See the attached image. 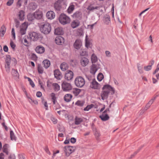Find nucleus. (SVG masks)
Returning a JSON list of instances; mask_svg holds the SVG:
<instances>
[{
  "label": "nucleus",
  "mask_w": 159,
  "mask_h": 159,
  "mask_svg": "<svg viewBox=\"0 0 159 159\" xmlns=\"http://www.w3.org/2000/svg\"><path fill=\"white\" fill-rule=\"evenodd\" d=\"M42 11L39 9L36 10L34 13H30L27 16V18L29 20L32 21L34 19L40 20L43 17Z\"/></svg>",
  "instance_id": "f257e3e1"
},
{
  "label": "nucleus",
  "mask_w": 159,
  "mask_h": 159,
  "mask_svg": "<svg viewBox=\"0 0 159 159\" xmlns=\"http://www.w3.org/2000/svg\"><path fill=\"white\" fill-rule=\"evenodd\" d=\"M40 31L44 34H48L51 30V27L49 23H45L42 24L39 26Z\"/></svg>",
  "instance_id": "f03ea898"
},
{
  "label": "nucleus",
  "mask_w": 159,
  "mask_h": 159,
  "mask_svg": "<svg viewBox=\"0 0 159 159\" xmlns=\"http://www.w3.org/2000/svg\"><path fill=\"white\" fill-rule=\"evenodd\" d=\"M11 61H13L14 64H16V61L15 59L13 58L11 59L9 55H7L5 61V68L6 71L7 73L9 72L10 71V64Z\"/></svg>",
  "instance_id": "7ed1b4c3"
},
{
  "label": "nucleus",
  "mask_w": 159,
  "mask_h": 159,
  "mask_svg": "<svg viewBox=\"0 0 159 159\" xmlns=\"http://www.w3.org/2000/svg\"><path fill=\"white\" fill-rule=\"evenodd\" d=\"M60 22L62 24L65 25L69 23L70 21V19L65 14H61L59 19Z\"/></svg>",
  "instance_id": "20e7f679"
},
{
  "label": "nucleus",
  "mask_w": 159,
  "mask_h": 159,
  "mask_svg": "<svg viewBox=\"0 0 159 159\" xmlns=\"http://www.w3.org/2000/svg\"><path fill=\"white\" fill-rule=\"evenodd\" d=\"M63 149L65 154V155L68 157L75 152V148L72 146H66L63 148Z\"/></svg>",
  "instance_id": "39448f33"
},
{
  "label": "nucleus",
  "mask_w": 159,
  "mask_h": 159,
  "mask_svg": "<svg viewBox=\"0 0 159 159\" xmlns=\"http://www.w3.org/2000/svg\"><path fill=\"white\" fill-rule=\"evenodd\" d=\"M104 88L105 89H108V90H104L102 91L101 93V96L102 99L103 100H104L107 98L108 94L109 93V90H113L112 88L108 85L105 86Z\"/></svg>",
  "instance_id": "423d86ee"
},
{
  "label": "nucleus",
  "mask_w": 159,
  "mask_h": 159,
  "mask_svg": "<svg viewBox=\"0 0 159 159\" xmlns=\"http://www.w3.org/2000/svg\"><path fill=\"white\" fill-rule=\"evenodd\" d=\"M75 82L76 85L79 87H82L85 83L84 79L81 76L77 77L75 80Z\"/></svg>",
  "instance_id": "0eeeda50"
},
{
  "label": "nucleus",
  "mask_w": 159,
  "mask_h": 159,
  "mask_svg": "<svg viewBox=\"0 0 159 159\" xmlns=\"http://www.w3.org/2000/svg\"><path fill=\"white\" fill-rule=\"evenodd\" d=\"M28 26V23L26 22H24L20 26L19 33L21 35L25 34Z\"/></svg>",
  "instance_id": "6e6552de"
},
{
  "label": "nucleus",
  "mask_w": 159,
  "mask_h": 159,
  "mask_svg": "<svg viewBox=\"0 0 159 159\" xmlns=\"http://www.w3.org/2000/svg\"><path fill=\"white\" fill-rule=\"evenodd\" d=\"M62 89L65 91H68L72 89V87L70 84L64 81L61 84Z\"/></svg>",
  "instance_id": "1a4fd4ad"
},
{
  "label": "nucleus",
  "mask_w": 159,
  "mask_h": 159,
  "mask_svg": "<svg viewBox=\"0 0 159 159\" xmlns=\"http://www.w3.org/2000/svg\"><path fill=\"white\" fill-rule=\"evenodd\" d=\"M40 34L35 32H32L30 33L29 36L30 39L33 41H36L40 37Z\"/></svg>",
  "instance_id": "9d476101"
},
{
  "label": "nucleus",
  "mask_w": 159,
  "mask_h": 159,
  "mask_svg": "<svg viewBox=\"0 0 159 159\" xmlns=\"http://www.w3.org/2000/svg\"><path fill=\"white\" fill-rule=\"evenodd\" d=\"M73 73L71 71H67L65 75V78L66 80H70L72 79L73 77Z\"/></svg>",
  "instance_id": "9b49d317"
},
{
  "label": "nucleus",
  "mask_w": 159,
  "mask_h": 159,
  "mask_svg": "<svg viewBox=\"0 0 159 159\" xmlns=\"http://www.w3.org/2000/svg\"><path fill=\"white\" fill-rule=\"evenodd\" d=\"M100 68V66L98 64H93L90 68V73L94 75L97 71V70Z\"/></svg>",
  "instance_id": "f8f14e48"
},
{
  "label": "nucleus",
  "mask_w": 159,
  "mask_h": 159,
  "mask_svg": "<svg viewBox=\"0 0 159 159\" xmlns=\"http://www.w3.org/2000/svg\"><path fill=\"white\" fill-rule=\"evenodd\" d=\"M17 17L20 21H23L25 18V12L23 10H20L16 15Z\"/></svg>",
  "instance_id": "ddd939ff"
},
{
  "label": "nucleus",
  "mask_w": 159,
  "mask_h": 159,
  "mask_svg": "<svg viewBox=\"0 0 159 159\" xmlns=\"http://www.w3.org/2000/svg\"><path fill=\"white\" fill-rule=\"evenodd\" d=\"M82 46V42L80 39H77L75 40L73 44L75 48L76 49H79Z\"/></svg>",
  "instance_id": "4468645a"
},
{
  "label": "nucleus",
  "mask_w": 159,
  "mask_h": 159,
  "mask_svg": "<svg viewBox=\"0 0 159 159\" xmlns=\"http://www.w3.org/2000/svg\"><path fill=\"white\" fill-rule=\"evenodd\" d=\"M90 87L92 89H98L100 88V85L95 80H93L91 83Z\"/></svg>",
  "instance_id": "2eb2a0df"
},
{
  "label": "nucleus",
  "mask_w": 159,
  "mask_h": 159,
  "mask_svg": "<svg viewBox=\"0 0 159 159\" xmlns=\"http://www.w3.org/2000/svg\"><path fill=\"white\" fill-rule=\"evenodd\" d=\"M89 60L86 57H82L81 58L80 63L82 67L86 66L89 64Z\"/></svg>",
  "instance_id": "dca6fc26"
},
{
  "label": "nucleus",
  "mask_w": 159,
  "mask_h": 159,
  "mask_svg": "<svg viewBox=\"0 0 159 159\" xmlns=\"http://www.w3.org/2000/svg\"><path fill=\"white\" fill-rule=\"evenodd\" d=\"M55 43L58 45H61L64 43V39L61 36L57 37L55 40Z\"/></svg>",
  "instance_id": "f3484780"
},
{
  "label": "nucleus",
  "mask_w": 159,
  "mask_h": 159,
  "mask_svg": "<svg viewBox=\"0 0 159 159\" xmlns=\"http://www.w3.org/2000/svg\"><path fill=\"white\" fill-rule=\"evenodd\" d=\"M55 77L57 80H60L62 78V75L59 70H55L54 71Z\"/></svg>",
  "instance_id": "a211bd4d"
},
{
  "label": "nucleus",
  "mask_w": 159,
  "mask_h": 159,
  "mask_svg": "<svg viewBox=\"0 0 159 159\" xmlns=\"http://www.w3.org/2000/svg\"><path fill=\"white\" fill-rule=\"evenodd\" d=\"M55 16V13L52 11H48L46 14V17L48 19L52 20L53 19Z\"/></svg>",
  "instance_id": "6ab92c4d"
},
{
  "label": "nucleus",
  "mask_w": 159,
  "mask_h": 159,
  "mask_svg": "<svg viewBox=\"0 0 159 159\" xmlns=\"http://www.w3.org/2000/svg\"><path fill=\"white\" fill-rule=\"evenodd\" d=\"M35 50L37 53L40 54L43 53L45 51L44 47L40 45L37 46Z\"/></svg>",
  "instance_id": "aec40b11"
},
{
  "label": "nucleus",
  "mask_w": 159,
  "mask_h": 159,
  "mask_svg": "<svg viewBox=\"0 0 159 159\" xmlns=\"http://www.w3.org/2000/svg\"><path fill=\"white\" fill-rule=\"evenodd\" d=\"M63 2L61 1L60 0H58L54 4V7L56 10L60 11L61 7V3Z\"/></svg>",
  "instance_id": "412c9836"
},
{
  "label": "nucleus",
  "mask_w": 159,
  "mask_h": 159,
  "mask_svg": "<svg viewBox=\"0 0 159 159\" xmlns=\"http://www.w3.org/2000/svg\"><path fill=\"white\" fill-rule=\"evenodd\" d=\"M99 117L103 121H106L109 119V117L108 114L103 112L102 114Z\"/></svg>",
  "instance_id": "4be33fe9"
},
{
  "label": "nucleus",
  "mask_w": 159,
  "mask_h": 159,
  "mask_svg": "<svg viewBox=\"0 0 159 159\" xmlns=\"http://www.w3.org/2000/svg\"><path fill=\"white\" fill-rule=\"evenodd\" d=\"M80 24V22L78 20H74L71 23V26L73 28H75L78 27Z\"/></svg>",
  "instance_id": "5701e85b"
},
{
  "label": "nucleus",
  "mask_w": 159,
  "mask_h": 159,
  "mask_svg": "<svg viewBox=\"0 0 159 159\" xmlns=\"http://www.w3.org/2000/svg\"><path fill=\"white\" fill-rule=\"evenodd\" d=\"M83 120L82 118L76 116L75 120V123L76 125H80L83 121Z\"/></svg>",
  "instance_id": "b1692460"
},
{
  "label": "nucleus",
  "mask_w": 159,
  "mask_h": 159,
  "mask_svg": "<svg viewBox=\"0 0 159 159\" xmlns=\"http://www.w3.org/2000/svg\"><path fill=\"white\" fill-rule=\"evenodd\" d=\"M63 33L62 29L61 28L58 27L55 29L54 34L57 35H61Z\"/></svg>",
  "instance_id": "393cba45"
},
{
  "label": "nucleus",
  "mask_w": 159,
  "mask_h": 159,
  "mask_svg": "<svg viewBox=\"0 0 159 159\" xmlns=\"http://www.w3.org/2000/svg\"><path fill=\"white\" fill-rule=\"evenodd\" d=\"M60 68L62 70L65 71L68 69V66L66 63L63 62L61 64L60 66Z\"/></svg>",
  "instance_id": "a878e982"
},
{
  "label": "nucleus",
  "mask_w": 159,
  "mask_h": 159,
  "mask_svg": "<svg viewBox=\"0 0 159 159\" xmlns=\"http://www.w3.org/2000/svg\"><path fill=\"white\" fill-rule=\"evenodd\" d=\"M72 96L70 94H67L65 95L64 97V100L67 102H69L71 100Z\"/></svg>",
  "instance_id": "bb28decb"
},
{
  "label": "nucleus",
  "mask_w": 159,
  "mask_h": 159,
  "mask_svg": "<svg viewBox=\"0 0 159 159\" xmlns=\"http://www.w3.org/2000/svg\"><path fill=\"white\" fill-rule=\"evenodd\" d=\"M43 63L44 65V67L46 69L48 68L50 65V61L48 60H44L43 61Z\"/></svg>",
  "instance_id": "cd10ccee"
},
{
  "label": "nucleus",
  "mask_w": 159,
  "mask_h": 159,
  "mask_svg": "<svg viewBox=\"0 0 159 159\" xmlns=\"http://www.w3.org/2000/svg\"><path fill=\"white\" fill-rule=\"evenodd\" d=\"M53 88L55 91H58L60 89V86L56 83H53L52 84Z\"/></svg>",
  "instance_id": "c85d7f7f"
},
{
  "label": "nucleus",
  "mask_w": 159,
  "mask_h": 159,
  "mask_svg": "<svg viewBox=\"0 0 159 159\" xmlns=\"http://www.w3.org/2000/svg\"><path fill=\"white\" fill-rule=\"evenodd\" d=\"M104 22L106 24H108L110 22V18L109 16L106 15L104 17Z\"/></svg>",
  "instance_id": "c756f323"
},
{
  "label": "nucleus",
  "mask_w": 159,
  "mask_h": 159,
  "mask_svg": "<svg viewBox=\"0 0 159 159\" xmlns=\"http://www.w3.org/2000/svg\"><path fill=\"white\" fill-rule=\"evenodd\" d=\"M92 63H95L98 61V58L95 54H93L91 57Z\"/></svg>",
  "instance_id": "7c9ffc66"
},
{
  "label": "nucleus",
  "mask_w": 159,
  "mask_h": 159,
  "mask_svg": "<svg viewBox=\"0 0 159 159\" xmlns=\"http://www.w3.org/2000/svg\"><path fill=\"white\" fill-rule=\"evenodd\" d=\"M6 31V29L4 26H2L0 30V35L1 37H3Z\"/></svg>",
  "instance_id": "2f4dec72"
},
{
  "label": "nucleus",
  "mask_w": 159,
  "mask_h": 159,
  "mask_svg": "<svg viewBox=\"0 0 159 159\" xmlns=\"http://www.w3.org/2000/svg\"><path fill=\"white\" fill-rule=\"evenodd\" d=\"M9 147V145L7 144H5L3 147V151L7 154H8V149Z\"/></svg>",
  "instance_id": "473e14b6"
},
{
  "label": "nucleus",
  "mask_w": 159,
  "mask_h": 159,
  "mask_svg": "<svg viewBox=\"0 0 159 159\" xmlns=\"http://www.w3.org/2000/svg\"><path fill=\"white\" fill-rule=\"evenodd\" d=\"M50 96L51 97L52 101L53 102V104H55L56 102L57 101L56 98L55 96V94L54 93H52L50 95Z\"/></svg>",
  "instance_id": "72a5a7b5"
},
{
  "label": "nucleus",
  "mask_w": 159,
  "mask_h": 159,
  "mask_svg": "<svg viewBox=\"0 0 159 159\" xmlns=\"http://www.w3.org/2000/svg\"><path fill=\"white\" fill-rule=\"evenodd\" d=\"M81 14L79 11H76L73 15L72 17L74 18H79Z\"/></svg>",
  "instance_id": "f704fd0d"
},
{
  "label": "nucleus",
  "mask_w": 159,
  "mask_h": 159,
  "mask_svg": "<svg viewBox=\"0 0 159 159\" xmlns=\"http://www.w3.org/2000/svg\"><path fill=\"white\" fill-rule=\"evenodd\" d=\"M81 90L79 89H74L73 90V93L76 96H77L80 93Z\"/></svg>",
  "instance_id": "c9c22d12"
},
{
  "label": "nucleus",
  "mask_w": 159,
  "mask_h": 159,
  "mask_svg": "<svg viewBox=\"0 0 159 159\" xmlns=\"http://www.w3.org/2000/svg\"><path fill=\"white\" fill-rule=\"evenodd\" d=\"M75 9V6L73 5L70 6L67 9V11L69 13H71Z\"/></svg>",
  "instance_id": "e433bc0d"
},
{
  "label": "nucleus",
  "mask_w": 159,
  "mask_h": 159,
  "mask_svg": "<svg viewBox=\"0 0 159 159\" xmlns=\"http://www.w3.org/2000/svg\"><path fill=\"white\" fill-rule=\"evenodd\" d=\"M98 8H99V7H94L91 5L87 7V9L90 11H93L95 9H98Z\"/></svg>",
  "instance_id": "4c0bfd02"
},
{
  "label": "nucleus",
  "mask_w": 159,
  "mask_h": 159,
  "mask_svg": "<svg viewBox=\"0 0 159 159\" xmlns=\"http://www.w3.org/2000/svg\"><path fill=\"white\" fill-rule=\"evenodd\" d=\"M11 74L13 76L15 77H17L19 75V74L17 70L14 69H12L11 71Z\"/></svg>",
  "instance_id": "58836bf2"
},
{
  "label": "nucleus",
  "mask_w": 159,
  "mask_h": 159,
  "mask_svg": "<svg viewBox=\"0 0 159 159\" xmlns=\"http://www.w3.org/2000/svg\"><path fill=\"white\" fill-rule=\"evenodd\" d=\"M38 70L39 73L42 74L43 72V68L40 65H38Z\"/></svg>",
  "instance_id": "ea45409f"
},
{
  "label": "nucleus",
  "mask_w": 159,
  "mask_h": 159,
  "mask_svg": "<svg viewBox=\"0 0 159 159\" xmlns=\"http://www.w3.org/2000/svg\"><path fill=\"white\" fill-rule=\"evenodd\" d=\"M103 74L101 73H99L97 76V79L99 81H101L103 79Z\"/></svg>",
  "instance_id": "a19ab883"
},
{
  "label": "nucleus",
  "mask_w": 159,
  "mask_h": 159,
  "mask_svg": "<svg viewBox=\"0 0 159 159\" xmlns=\"http://www.w3.org/2000/svg\"><path fill=\"white\" fill-rule=\"evenodd\" d=\"M10 137L11 140H15L16 137L14 134V133L11 130L10 132Z\"/></svg>",
  "instance_id": "79ce46f5"
},
{
  "label": "nucleus",
  "mask_w": 159,
  "mask_h": 159,
  "mask_svg": "<svg viewBox=\"0 0 159 159\" xmlns=\"http://www.w3.org/2000/svg\"><path fill=\"white\" fill-rule=\"evenodd\" d=\"M25 78L27 79L28 80V81L30 82V84L31 85L32 87H34V84L33 81L31 80V79L28 77H25Z\"/></svg>",
  "instance_id": "37998d69"
},
{
  "label": "nucleus",
  "mask_w": 159,
  "mask_h": 159,
  "mask_svg": "<svg viewBox=\"0 0 159 159\" xmlns=\"http://www.w3.org/2000/svg\"><path fill=\"white\" fill-rule=\"evenodd\" d=\"M93 106L94 105L92 104L90 105H89L84 108V110L85 111H88L91 108L93 107Z\"/></svg>",
  "instance_id": "c03bdc74"
},
{
  "label": "nucleus",
  "mask_w": 159,
  "mask_h": 159,
  "mask_svg": "<svg viewBox=\"0 0 159 159\" xmlns=\"http://www.w3.org/2000/svg\"><path fill=\"white\" fill-rule=\"evenodd\" d=\"M84 103L83 102V101H78L75 103V104L80 106L81 107L82 106L84 105Z\"/></svg>",
  "instance_id": "a18cd8bd"
},
{
  "label": "nucleus",
  "mask_w": 159,
  "mask_h": 159,
  "mask_svg": "<svg viewBox=\"0 0 159 159\" xmlns=\"http://www.w3.org/2000/svg\"><path fill=\"white\" fill-rule=\"evenodd\" d=\"M22 0H18L16 3V7L18 8H20L21 6Z\"/></svg>",
  "instance_id": "49530a36"
},
{
  "label": "nucleus",
  "mask_w": 159,
  "mask_h": 159,
  "mask_svg": "<svg viewBox=\"0 0 159 159\" xmlns=\"http://www.w3.org/2000/svg\"><path fill=\"white\" fill-rule=\"evenodd\" d=\"M152 69V65H149L148 66H146L144 67V70L147 71H149L151 70Z\"/></svg>",
  "instance_id": "de8ad7c7"
},
{
  "label": "nucleus",
  "mask_w": 159,
  "mask_h": 159,
  "mask_svg": "<svg viewBox=\"0 0 159 159\" xmlns=\"http://www.w3.org/2000/svg\"><path fill=\"white\" fill-rule=\"evenodd\" d=\"M42 103L44 105L46 110H47L48 109V105L47 102L43 100L42 101Z\"/></svg>",
  "instance_id": "09e8293b"
},
{
  "label": "nucleus",
  "mask_w": 159,
  "mask_h": 159,
  "mask_svg": "<svg viewBox=\"0 0 159 159\" xmlns=\"http://www.w3.org/2000/svg\"><path fill=\"white\" fill-rule=\"evenodd\" d=\"M156 98V97H155L152 98L150 101L148 102V104L150 106L153 103L154 101L155 100Z\"/></svg>",
  "instance_id": "8fccbe9b"
},
{
  "label": "nucleus",
  "mask_w": 159,
  "mask_h": 159,
  "mask_svg": "<svg viewBox=\"0 0 159 159\" xmlns=\"http://www.w3.org/2000/svg\"><path fill=\"white\" fill-rule=\"evenodd\" d=\"M15 22L16 25V27L17 28L20 25V21H19V20H17V19H16L15 20Z\"/></svg>",
  "instance_id": "3c124183"
},
{
  "label": "nucleus",
  "mask_w": 159,
  "mask_h": 159,
  "mask_svg": "<svg viewBox=\"0 0 159 159\" xmlns=\"http://www.w3.org/2000/svg\"><path fill=\"white\" fill-rule=\"evenodd\" d=\"M10 46H11V48L13 49H15V48L16 47V45L12 41H11V42L10 43Z\"/></svg>",
  "instance_id": "603ef678"
},
{
  "label": "nucleus",
  "mask_w": 159,
  "mask_h": 159,
  "mask_svg": "<svg viewBox=\"0 0 159 159\" xmlns=\"http://www.w3.org/2000/svg\"><path fill=\"white\" fill-rule=\"evenodd\" d=\"M14 0H8L7 4L8 6H10L13 3Z\"/></svg>",
  "instance_id": "864d4df0"
},
{
  "label": "nucleus",
  "mask_w": 159,
  "mask_h": 159,
  "mask_svg": "<svg viewBox=\"0 0 159 159\" xmlns=\"http://www.w3.org/2000/svg\"><path fill=\"white\" fill-rule=\"evenodd\" d=\"M11 34L12 36V38L14 39H15V34L14 28H13L11 30Z\"/></svg>",
  "instance_id": "5fc2aeb1"
},
{
  "label": "nucleus",
  "mask_w": 159,
  "mask_h": 159,
  "mask_svg": "<svg viewBox=\"0 0 159 159\" xmlns=\"http://www.w3.org/2000/svg\"><path fill=\"white\" fill-rule=\"evenodd\" d=\"M90 46V42H89L88 41L87 39L86 38L85 39V46L86 47L88 48Z\"/></svg>",
  "instance_id": "6e6d98bb"
},
{
  "label": "nucleus",
  "mask_w": 159,
  "mask_h": 159,
  "mask_svg": "<svg viewBox=\"0 0 159 159\" xmlns=\"http://www.w3.org/2000/svg\"><path fill=\"white\" fill-rule=\"evenodd\" d=\"M87 52L85 51H81L80 52V55L82 56H85L86 55Z\"/></svg>",
  "instance_id": "4d7b16f0"
},
{
  "label": "nucleus",
  "mask_w": 159,
  "mask_h": 159,
  "mask_svg": "<svg viewBox=\"0 0 159 159\" xmlns=\"http://www.w3.org/2000/svg\"><path fill=\"white\" fill-rule=\"evenodd\" d=\"M51 120H52V121L53 122V123L54 124H56L57 122V119L54 117H52L51 118Z\"/></svg>",
  "instance_id": "13d9d810"
},
{
  "label": "nucleus",
  "mask_w": 159,
  "mask_h": 159,
  "mask_svg": "<svg viewBox=\"0 0 159 159\" xmlns=\"http://www.w3.org/2000/svg\"><path fill=\"white\" fill-rule=\"evenodd\" d=\"M19 159H25V156L23 154H19Z\"/></svg>",
  "instance_id": "bf43d9fd"
},
{
  "label": "nucleus",
  "mask_w": 159,
  "mask_h": 159,
  "mask_svg": "<svg viewBox=\"0 0 159 159\" xmlns=\"http://www.w3.org/2000/svg\"><path fill=\"white\" fill-rule=\"evenodd\" d=\"M94 134L95 136L97 138H98L100 135L99 132L98 131H96L95 132Z\"/></svg>",
  "instance_id": "052dcab7"
},
{
  "label": "nucleus",
  "mask_w": 159,
  "mask_h": 159,
  "mask_svg": "<svg viewBox=\"0 0 159 159\" xmlns=\"http://www.w3.org/2000/svg\"><path fill=\"white\" fill-rule=\"evenodd\" d=\"M76 141V139L74 138H72L70 139V142L72 143H75Z\"/></svg>",
  "instance_id": "680f3d73"
},
{
  "label": "nucleus",
  "mask_w": 159,
  "mask_h": 159,
  "mask_svg": "<svg viewBox=\"0 0 159 159\" xmlns=\"http://www.w3.org/2000/svg\"><path fill=\"white\" fill-rule=\"evenodd\" d=\"M150 106H151L150 105H149L148 103H147L144 108V110L145 111H146L150 107Z\"/></svg>",
  "instance_id": "e2e57ef3"
},
{
  "label": "nucleus",
  "mask_w": 159,
  "mask_h": 159,
  "mask_svg": "<svg viewBox=\"0 0 159 159\" xmlns=\"http://www.w3.org/2000/svg\"><path fill=\"white\" fill-rule=\"evenodd\" d=\"M45 150V152H46V153H48L49 155H50V154H51L50 152L49 151L48 148H47V147L46 148Z\"/></svg>",
  "instance_id": "0e129e2a"
},
{
  "label": "nucleus",
  "mask_w": 159,
  "mask_h": 159,
  "mask_svg": "<svg viewBox=\"0 0 159 159\" xmlns=\"http://www.w3.org/2000/svg\"><path fill=\"white\" fill-rule=\"evenodd\" d=\"M42 95V93L40 92H38L37 93L36 96L37 97H40Z\"/></svg>",
  "instance_id": "69168bd1"
},
{
  "label": "nucleus",
  "mask_w": 159,
  "mask_h": 159,
  "mask_svg": "<svg viewBox=\"0 0 159 159\" xmlns=\"http://www.w3.org/2000/svg\"><path fill=\"white\" fill-rule=\"evenodd\" d=\"M138 69L139 71V72L141 73L143 72V71L142 69V67H141L140 66H138Z\"/></svg>",
  "instance_id": "338daca9"
},
{
  "label": "nucleus",
  "mask_w": 159,
  "mask_h": 159,
  "mask_svg": "<svg viewBox=\"0 0 159 159\" xmlns=\"http://www.w3.org/2000/svg\"><path fill=\"white\" fill-rule=\"evenodd\" d=\"M9 159H15V156L14 155H10L9 157Z\"/></svg>",
  "instance_id": "774afa93"
}]
</instances>
